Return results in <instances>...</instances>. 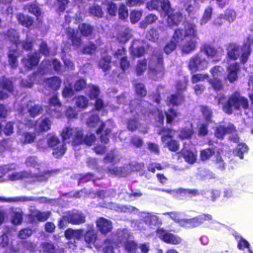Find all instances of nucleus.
Here are the masks:
<instances>
[{
	"mask_svg": "<svg viewBox=\"0 0 253 253\" xmlns=\"http://www.w3.org/2000/svg\"><path fill=\"white\" fill-rule=\"evenodd\" d=\"M47 143L49 147L53 148L52 154L54 157L58 158L65 153L66 148L64 144L60 143L57 136L48 134Z\"/></svg>",
	"mask_w": 253,
	"mask_h": 253,
	"instance_id": "13",
	"label": "nucleus"
},
{
	"mask_svg": "<svg viewBox=\"0 0 253 253\" xmlns=\"http://www.w3.org/2000/svg\"><path fill=\"white\" fill-rule=\"evenodd\" d=\"M182 153L186 162L192 164L196 162L197 156L193 152L185 150L183 151Z\"/></svg>",
	"mask_w": 253,
	"mask_h": 253,
	"instance_id": "56",
	"label": "nucleus"
},
{
	"mask_svg": "<svg viewBox=\"0 0 253 253\" xmlns=\"http://www.w3.org/2000/svg\"><path fill=\"white\" fill-rule=\"evenodd\" d=\"M131 37V31L126 29L124 31L121 32L118 35L117 39L121 43L126 42Z\"/></svg>",
	"mask_w": 253,
	"mask_h": 253,
	"instance_id": "57",
	"label": "nucleus"
},
{
	"mask_svg": "<svg viewBox=\"0 0 253 253\" xmlns=\"http://www.w3.org/2000/svg\"><path fill=\"white\" fill-rule=\"evenodd\" d=\"M210 73L213 78H219L224 74V69L219 66H215L210 70Z\"/></svg>",
	"mask_w": 253,
	"mask_h": 253,
	"instance_id": "59",
	"label": "nucleus"
},
{
	"mask_svg": "<svg viewBox=\"0 0 253 253\" xmlns=\"http://www.w3.org/2000/svg\"><path fill=\"white\" fill-rule=\"evenodd\" d=\"M208 64L209 62L205 55L201 52L190 59L188 68L192 72H196L205 70L208 68Z\"/></svg>",
	"mask_w": 253,
	"mask_h": 253,
	"instance_id": "12",
	"label": "nucleus"
},
{
	"mask_svg": "<svg viewBox=\"0 0 253 253\" xmlns=\"http://www.w3.org/2000/svg\"><path fill=\"white\" fill-rule=\"evenodd\" d=\"M140 217L146 225L152 228L158 227L161 223L159 217L153 213L141 212Z\"/></svg>",
	"mask_w": 253,
	"mask_h": 253,
	"instance_id": "20",
	"label": "nucleus"
},
{
	"mask_svg": "<svg viewBox=\"0 0 253 253\" xmlns=\"http://www.w3.org/2000/svg\"><path fill=\"white\" fill-rule=\"evenodd\" d=\"M170 3L169 0H151L147 3L146 7L149 10H156L164 13L168 11Z\"/></svg>",
	"mask_w": 253,
	"mask_h": 253,
	"instance_id": "18",
	"label": "nucleus"
},
{
	"mask_svg": "<svg viewBox=\"0 0 253 253\" xmlns=\"http://www.w3.org/2000/svg\"><path fill=\"white\" fill-rule=\"evenodd\" d=\"M83 230L82 229L74 230L68 228L65 232V236L67 239H76L79 240L83 236Z\"/></svg>",
	"mask_w": 253,
	"mask_h": 253,
	"instance_id": "38",
	"label": "nucleus"
},
{
	"mask_svg": "<svg viewBox=\"0 0 253 253\" xmlns=\"http://www.w3.org/2000/svg\"><path fill=\"white\" fill-rule=\"evenodd\" d=\"M23 212L20 209H16L13 211L11 215L12 223L15 225L20 224L23 220Z\"/></svg>",
	"mask_w": 253,
	"mask_h": 253,
	"instance_id": "43",
	"label": "nucleus"
},
{
	"mask_svg": "<svg viewBox=\"0 0 253 253\" xmlns=\"http://www.w3.org/2000/svg\"><path fill=\"white\" fill-rule=\"evenodd\" d=\"M96 223L98 230L103 234L111 232L113 228L112 222L104 217H100Z\"/></svg>",
	"mask_w": 253,
	"mask_h": 253,
	"instance_id": "22",
	"label": "nucleus"
},
{
	"mask_svg": "<svg viewBox=\"0 0 253 253\" xmlns=\"http://www.w3.org/2000/svg\"><path fill=\"white\" fill-rule=\"evenodd\" d=\"M19 55V52L17 49H15L14 47L10 49L8 55V61L9 64L12 68H15L17 65V57Z\"/></svg>",
	"mask_w": 253,
	"mask_h": 253,
	"instance_id": "47",
	"label": "nucleus"
},
{
	"mask_svg": "<svg viewBox=\"0 0 253 253\" xmlns=\"http://www.w3.org/2000/svg\"><path fill=\"white\" fill-rule=\"evenodd\" d=\"M61 104L56 95H54L50 100L47 113L51 116L58 118L62 116Z\"/></svg>",
	"mask_w": 253,
	"mask_h": 253,
	"instance_id": "16",
	"label": "nucleus"
},
{
	"mask_svg": "<svg viewBox=\"0 0 253 253\" xmlns=\"http://www.w3.org/2000/svg\"><path fill=\"white\" fill-rule=\"evenodd\" d=\"M248 150L249 148L246 144L240 143L234 150L233 153L240 159H243L244 154H247Z\"/></svg>",
	"mask_w": 253,
	"mask_h": 253,
	"instance_id": "48",
	"label": "nucleus"
},
{
	"mask_svg": "<svg viewBox=\"0 0 253 253\" xmlns=\"http://www.w3.org/2000/svg\"><path fill=\"white\" fill-rule=\"evenodd\" d=\"M85 221V216L83 213L77 210H73L64 213L62 218L58 221V227L60 229H63L66 227L69 223L80 225Z\"/></svg>",
	"mask_w": 253,
	"mask_h": 253,
	"instance_id": "6",
	"label": "nucleus"
},
{
	"mask_svg": "<svg viewBox=\"0 0 253 253\" xmlns=\"http://www.w3.org/2000/svg\"><path fill=\"white\" fill-rule=\"evenodd\" d=\"M117 240L116 234L112 241L110 239H106L103 244V253H114V246L116 245L115 241Z\"/></svg>",
	"mask_w": 253,
	"mask_h": 253,
	"instance_id": "39",
	"label": "nucleus"
},
{
	"mask_svg": "<svg viewBox=\"0 0 253 253\" xmlns=\"http://www.w3.org/2000/svg\"><path fill=\"white\" fill-rule=\"evenodd\" d=\"M97 235L95 231L93 229V225L91 226L89 229L84 235V239L86 243L93 244L96 239Z\"/></svg>",
	"mask_w": 253,
	"mask_h": 253,
	"instance_id": "49",
	"label": "nucleus"
},
{
	"mask_svg": "<svg viewBox=\"0 0 253 253\" xmlns=\"http://www.w3.org/2000/svg\"><path fill=\"white\" fill-rule=\"evenodd\" d=\"M165 114L167 117L168 124H170L175 118L180 116V113L177 112L174 108H169L167 112L165 110Z\"/></svg>",
	"mask_w": 253,
	"mask_h": 253,
	"instance_id": "54",
	"label": "nucleus"
},
{
	"mask_svg": "<svg viewBox=\"0 0 253 253\" xmlns=\"http://www.w3.org/2000/svg\"><path fill=\"white\" fill-rule=\"evenodd\" d=\"M43 251L46 253H56L54 245L51 243L45 242L42 244Z\"/></svg>",
	"mask_w": 253,
	"mask_h": 253,
	"instance_id": "64",
	"label": "nucleus"
},
{
	"mask_svg": "<svg viewBox=\"0 0 253 253\" xmlns=\"http://www.w3.org/2000/svg\"><path fill=\"white\" fill-rule=\"evenodd\" d=\"M161 16L167 17V23L169 26H178L184 19L182 14L180 12H174V10L171 7L170 3L169 4L168 11L166 10L164 13H161Z\"/></svg>",
	"mask_w": 253,
	"mask_h": 253,
	"instance_id": "14",
	"label": "nucleus"
},
{
	"mask_svg": "<svg viewBox=\"0 0 253 253\" xmlns=\"http://www.w3.org/2000/svg\"><path fill=\"white\" fill-rule=\"evenodd\" d=\"M111 208L119 212H131L134 211L136 209L131 206L120 205L115 203H112Z\"/></svg>",
	"mask_w": 253,
	"mask_h": 253,
	"instance_id": "46",
	"label": "nucleus"
},
{
	"mask_svg": "<svg viewBox=\"0 0 253 253\" xmlns=\"http://www.w3.org/2000/svg\"><path fill=\"white\" fill-rule=\"evenodd\" d=\"M0 88L8 93H12L13 90L12 82L4 77L0 78Z\"/></svg>",
	"mask_w": 253,
	"mask_h": 253,
	"instance_id": "45",
	"label": "nucleus"
},
{
	"mask_svg": "<svg viewBox=\"0 0 253 253\" xmlns=\"http://www.w3.org/2000/svg\"><path fill=\"white\" fill-rule=\"evenodd\" d=\"M177 194H180L181 196L186 197H192L199 194L198 190L196 189H179L176 192Z\"/></svg>",
	"mask_w": 253,
	"mask_h": 253,
	"instance_id": "53",
	"label": "nucleus"
},
{
	"mask_svg": "<svg viewBox=\"0 0 253 253\" xmlns=\"http://www.w3.org/2000/svg\"><path fill=\"white\" fill-rule=\"evenodd\" d=\"M45 85L52 90H56L59 89L61 84L60 79L57 77H53L44 81Z\"/></svg>",
	"mask_w": 253,
	"mask_h": 253,
	"instance_id": "36",
	"label": "nucleus"
},
{
	"mask_svg": "<svg viewBox=\"0 0 253 253\" xmlns=\"http://www.w3.org/2000/svg\"><path fill=\"white\" fill-rule=\"evenodd\" d=\"M111 62V57L108 55H106L104 57H102L99 62V67L104 71H106L108 70L110 68V64Z\"/></svg>",
	"mask_w": 253,
	"mask_h": 253,
	"instance_id": "60",
	"label": "nucleus"
},
{
	"mask_svg": "<svg viewBox=\"0 0 253 253\" xmlns=\"http://www.w3.org/2000/svg\"><path fill=\"white\" fill-rule=\"evenodd\" d=\"M147 68V60L145 59H140L137 62L135 71L137 76L142 75Z\"/></svg>",
	"mask_w": 253,
	"mask_h": 253,
	"instance_id": "50",
	"label": "nucleus"
},
{
	"mask_svg": "<svg viewBox=\"0 0 253 253\" xmlns=\"http://www.w3.org/2000/svg\"><path fill=\"white\" fill-rule=\"evenodd\" d=\"M248 106V100L241 96L239 92H235L231 95L227 102L223 105V110L226 113L231 114L234 110H238L241 107L246 109Z\"/></svg>",
	"mask_w": 253,
	"mask_h": 253,
	"instance_id": "7",
	"label": "nucleus"
},
{
	"mask_svg": "<svg viewBox=\"0 0 253 253\" xmlns=\"http://www.w3.org/2000/svg\"><path fill=\"white\" fill-rule=\"evenodd\" d=\"M61 136L64 142L72 143L73 145L84 143L90 146L95 141V136L94 134H87L84 137L83 130L79 127H66L61 133Z\"/></svg>",
	"mask_w": 253,
	"mask_h": 253,
	"instance_id": "2",
	"label": "nucleus"
},
{
	"mask_svg": "<svg viewBox=\"0 0 253 253\" xmlns=\"http://www.w3.org/2000/svg\"><path fill=\"white\" fill-rule=\"evenodd\" d=\"M142 42L140 40L133 41L129 49L131 54L136 57H140L144 55L145 49L144 46L142 45Z\"/></svg>",
	"mask_w": 253,
	"mask_h": 253,
	"instance_id": "27",
	"label": "nucleus"
},
{
	"mask_svg": "<svg viewBox=\"0 0 253 253\" xmlns=\"http://www.w3.org/2000/svg\"><path fill=\"white\" fill-rule=\"evenodd\" d=\"M184 39L185 41L181 46L182 51L188 54L195 50L198 43L197 40L198 38H185Z\"/></svg>",
	"mask_w": 253,
	"mask_h": 253,
	"instance_id": "28",
	"label": "nucleus"
},
{
	"mask_svg": "<svg viewBox=\"0 0 253 253\" xmlns=\"http://www.w3.org/2000/svg\"><path fill=\"white\" fill-rule=\"evenodd\" d=\"M193 132L194 131L191 126L189 127H185L180 131L179 134V138L181 139H189L193 134Z\"/></svg>",
	"mask_w": 253,
	"mask_h": 253,
	"instance_id": "62",
	"label": "nucleus"
},
{
	"mask_svg": "<svg viewBox=\"0 0 253 253\" xmlns=\"http://www.w3.org/2000/svg\"><path fill=\"white\" fill-rule=\"evenodd\" d=\"M35 200H36V199L33 197L18 196L13 198H5L0 197V202H1L23 203Z\"/></svg>",
	"mask_w": 253,
	"mask_h": 253,
	"instance_id": "33",
	"label": "nucleus"
},
{
	"mask_svg": "<svg viewBox=\"0 0 253 253\" xmlns=\"http://www.w3.org/2000/svg\"><path fill=\"white\" fill-rule=\"evenodd\" d=\"M163 54L159 49H155L150 59L148 72L150 77L154 80L163 77L164 73Z\"/></svg>",
	"mask_w": 253,
	"mask_h": 253,
	"instance_id": "4",
	"label": "nucleus"
},
{
	"mask_svg": "<svg viewBox=\"0 0 253 253\" xmlns=\"http://www.w3.org/2000/svg\"><path fill=\"white\" fill-rule=\"evenodd\" d=\"M87 94L91 99H95V107L97 110L103 109V103L101 99H97L99 93V88L98 86L92 84H89L87 88Z\"/></svg>",
	"mask_w": 253,
	"mask_h": 253,
	"instance_id": "19",
	"label": "nucleus"
},
{
	"mask_svg": "<svg viewBox=\"0 0 253 253\" xmlns=\"http://www.w3.org/2000/svg\"><path fill=\"white\" fill-rule=\"evenodd\" d=\"M52 67L54 71L58 74H60L63 72L60 62L54 59L51 61L45 60L42 62L40 67V73L44 74L51 72Z\"/></svg>",
	"mask_w": 253,
	"mask_h": 253,
	"instance_id": "15",
	"label": "nucleus"
},
{
	"mask_svg": "<svg viewBox=\"0 0 253 253\" xmlns=\"http://www.w3.org/2000/svg\"><path fill=\"white\" fill-rule=\"evenodd\" d=\"M208 82L215 90H219L223 87L221 81L219 78L209 79Z\"/></svg>",
	"mask_w": 253,
	"mask_h": 253,
	"instance_id": "63",
	"label": "nucleus"
},
{
	"mask_svg": "<svg viewBox=\"0 0 253 253\" xmlns=\"http://www.w3.org/2000/svg\"><path fill=\"white\" fill-rule=\"evenodd\" d=\"M184 99V97L180 93H176L175 94L171 95L167 98L168 105L169 107H172L177 106L182 103Z\"/></svg>",
	"mask_w": 253,
	"mask_h": 253,
	"instance_id": "32",
	"label": "nucleus"
},
{
	"mask_svg": "<svg viewBox=\"0 0 253 253\" xmlns=\"http://www.w3.org/2000/svg\"><path fill=\"white\" fill-rule=\"evenodd\" d=\"M25 164L28 167H33L36 169H38L41 165V162L35 156H29L27 158Z\"/></svg>",
	"mask_w": 253,
	"mask_h": 253,
	"instance_id": "52",
	"label": "nucleus"
},
{
	"mask_svg": "<svg viewBox=\"0 0 253 253\" xmlns=\"http://www.w3.org/2000/svg\"><path fill=\"white\" fill-rule=\"evenodd\" d=\"M153 105L149 104L148 102L142 100H135L131 101L130 104L128 105L125 104L123 107L126 113L130 112L133 116L135 117L138 115V118H135L134 119H130L127 124V128L131 131H133L138 128V123L136 119L147 120L150 116H153L156 121V126L157 127H161L163 125L164 120V115L162 112L161 106L155 110H152Z\"/></svg>",
	"mask_w": 253,
	"mask_h": 253,
	"instance_id": "1",
	"label": "nucleus"
},
{
	"mask_svg": "<svg viewBox=\"0 0 253 253\" xmlns=\"http://www.w3.org/2000/svg\"><path fill=\"white\" fill-rule=\"evenodd\" d=\"M51 125V122L49 119L42 118L37 122V128L40 131H46L50 129Z\"/></svg>",
	"mask_w": 253,
	"mask_h": 253,
	"instance_id": "37",
	"label": "nucleus"
},
{
	"mask_svg": "<svg viewBox=\"0 0 253 253\" xmlns=\"http://www.w3.org/2000/svg\"><path fill=\"white\" fill-rule=\"evenodd\" d=\"M157 133L162 135L161 140L165 147H168L171 151L175 152L179 149V144L176 140H173L172 138L175 135V131L168 128L163 127L157 130Z\"/></svg>",
	"mask_w": 253,
	"mask_h": 253,
	"instance_id": "9",
	"label": "nucleus"
},
{
	"mask_svg": "<svg viewBox=\"0 0 253 253\" xmlns=\"http://www.w3.org/2000/svg\"><path fill=\"white\" fill-rule=\"evenodd\" d=\"M213 9L211 6H208L204 10L202 18L200 21L201 25L207 24L211 18Z\"/></svg>",
	"mask_w": 253,
	"mask_h": 253,
	"instance_id": "42",
	"label": "nucleus"
},
{
	"mask_svg": "<svg viewBox=\"0 0 253 253\" xmlns=\"http://www.w3.org/2000/svg\"><path fill=\"white\" fill-rule=\"evenodd\" d=\"M253 44V35H250L245 39L244 41V46L243 48V54L242 55V62L245 63L248 60L250 56L251 49V46Z\"/></svg>",
	"mask_w": 253,
	"mask_h": 253,
	"instance_id": "24",
	"label": "nucleus"
},
{
	"mask_svg": "<svg viewBox=\"0 0 253 253\" xmlns=\"http://www.w3.org/2000/svg\"><path fill=\"white\" fill-rule=\"evenodd\" d=\"M82 34L84 36H88L91 34L92 31V27L88 24H81L78 27Z\"/></svg>",
	"mask_w": 253,
	"mask_h": 253,
	"instance_id": "61",
	"label": "nucleus"
},
{
	"mask_svg": "<svg viewBox=\"0 0 253 253\" xmlns=\"http://www.w3.org/2000/svg\"><path fill=\"white\" fill-rule=\"evenodd\" d=\"M104 160L106 163L116 164L119 161V155L115 151H112L106 155Z\"/></svg>",
	"mask_w": 253,
	"mask_h": 253,
	"instance_id": "55",
	"label": "nucleus"
},
{
	"mask_svg": "<svg viewBox=\"0 0 253 253\" xmlns=\"http://www.w3.org/2000/svg\"><path fill=\"white\" fill-rule=\"evenodd\" d=\"M186 11L190 14H194L199 10L200 5L197 0H187L184 5Z\"/></svg>",
	"mask_w": 253,
	"mask_h": 253,
	"instance_id": "34",
	"label": "nucleus"
},
{
	"mask_svg": "<svg viewBox=\"0 0 253 253\" xmlns=\"http://www.w3.org/2000/svg\"><path fill=\"white\" fill-rule=\"evenodd\" d=\"M126 55V50L124 47L118 49L115 53V57L119 60L121 68L124 71L128 69L129 66V62L127 60Z\"/></svg>",
	"mask_w": 253,
	"mask_h": 253,
	"instance_id": "26",
	"label": "nucleus"
},
{
	"mask_svg": "<svg viewBox=\"0 0 253 253\" xmlns=\"http://www.w3.org/2000/svg\"><path fill=\"white\" fill-rule=\"evenodd\" d=\"M181 42H177L176 40H173V36L172 37L170 41L166 44L164 48V52L166 54H169L173 51L176 46V45Z\"/></svg>",
	"mask_w": 253,
	"mask_h": 253,
	"instance_id": "58",
	"label": "nucleus"
},
{
	"mask_svg": "<svg viewBox=\"0 0 253 253\" xmlns=\"http://www.w3.org/2000/svg\"><path fill=\"white\" fill-rule=\"evenodd\" d=\"M27 108L30 116L33 118L39 116L43 111V109L40 105L35 104L34 102L31 101L28 102Z\"/></svg>",
	"mask_w": 253,
	"mask_h": 253,
	"instance_id": "31",
	"label": "nucleus"
},
{
	"mask_svg": "<svg viewBox=\"0 0 253 253\" xmlns=\"http://www.w3.org/2000/svg\"><path fill=\"white\" fill-rule=\"evenodd\" d=\"M31 215L36 217L39 221H44L46 220L50 215V212H41L37 210H34L31 211Z\"/></svg>",
	"mask_w": 253,
	"mask_h": 253,
	"instance_id": "44",
	"label": "nucleus"
},
{
	"mask_svg": "<svg viewBox=\"0 0 253 253\" xmlns=\"http://www.w3.org/2000/svg\"><path fill=\"white\" fill-rule=\"evenodd\" d=\"M50 176V173L48 171L40 173L38 175L33 174L30 171H23L13 172L8 175V177L11 181L27 179L30 182H44L47 181Z\"/></svg>",
	"mask_w": 253,
	"mask_h": 253,
	"instance_id": "8",
	"label": "nucleus"
},
{
	"mask_svg": "<svg viewBox=\"0 0 253 253\" xmlns=\"http://www.w3.org/2000/svg\"><path fill=\"white\" fill-rule=\"evenodd\" d=\"M201 51L210 59L215 57L217 55L216 49L210 44L204 45L201 48Z\"/></svg>",
	"mask_w": 253,
	"mask_h": 253,
	"instance_id": "41",
	"label": "nucleus"
},
{
	"mask_svg": "<svg viewBox=\"0 0 253 253\" xmlns=\"http://www.w3.org/2000/svg\"><path fill=\"white\" fill-rule=\"evenodd\" d=\"M163 214L169 215L172 220L185 228L197 227L204 223L205 221L212 219V216L210 214H203L190 219L182 218L183 213L176 211L165 212Z\"/></svg>",
	"mask_w": 253,
	"mask_h": 253,
	"instance_id": "3",
	"label": "nucleus"
},
{
	"mask_svg": "<svg viewBox=\"0 0 253 253\" xmlns=\"http://www.w3.org/2000/svg\"><path fill=\"white\" fill-rule=\"evenodd\" d=\"M6 38L12 42L13 46L15 47H17L20 44L19 40V36L17 32L13 29L9 30L8 31L6 34Z\"/></svg>",
	"mask_w": 253,
	"mask_h": 253,
	"instance_id": "40",
	"label": "nucleus"
},
{
	"mask_svg": "<svg viewBox=\"0 0 253 253\" xmlns=\"http://www.w3.org/2000/svg\"><path fill=\"white\" fill-rule=\"evenodd\" d=\"M239 69L240 67L238 63L234 62L230 64L227 68V79L230 83H233L237 80Z\"/></svg>",
	"mask_w": 253,
	"mask_h": 253,
	"instance_id": "30",
	"label": "nucleus"
},
{
	"mask_svg": "<svg viewBox=\"0 0 253 253\" xmlns=\"http://www.w3.org/2000/svg\"><path fill=\"white\" fill-rule=\"evenodd\" d=\"M86 124L90 128L99 126L96 130L97 134H99L102 131H104L105 134V135L101 134L100 136L101 141L104 144H107L109 142L108 135L110 133V130L109 128L104 130L106 124L99 120L98 115L92 114L87 119Z\"/></svg>",
	"mask_w": 253,
	"mask_h": 253,
	"instance_id": "10",
	"label": "nucleus"
},
{
	"mask_svg": "<svg viewBox=\"0 0 253 253\" xmlns=\"http://www.w3.org/2000/svg\"><path fill=\"white\" fill-rule=\"evenodd\" d=\"M235 130L234 125L230 123L219 125L215 128L214 135L218 139H223L227 133L234 132Z\"/></svg>",
	"mask_w": 253,
	"mask_h": 253,
	"instance_id": "21",
	"label": "nucleus"
},
{
	"mask_svg": "<svg viewBox=\"0 0 253 253\" xmlns=\"http://www.w3.org/2000/svg\"><path fill=\"white\" fill-rule=\"evenodd\" d=\"M16 17L19 22L25 27H29L32 25L33 19L28 16H25L22 13H18L16 15Z\"/></svg>",
	"mask_w": 253,
	"mask_h": 253,
	"instance_id": "51",
	"label": "nucleus"
},
{
	"mask_svg": "<svg viewBox=\"0 0 253 253\" xmlns=\"http://www.w3.org/2000/svg\"><path fill=\"white\" fill-rule=\"evenodd\" d=\"M117 240L115 244L118 247H124L125 250L129 253H138L137 244L130 240V234L126 229H118L116 232Z\"/></svg>",
	"mask_w": 253,
	"mask_h": 253,
	"instance_id": "5",
	"label": "nucleus"
},
{
	"mask_svg": "<svg viewBox=\"0 0 253 253\" xmlns=\"http://www.w3.org/2000/svg\"><path fill=\"white\" fill-rule=\"evenodd\" d=\"M19 142L22 145L33 142L36 138L34 132H25L23 133L20 132L18 134Z\"/></svg>",
	"mask_w": 253,
	"mask_h": 253,
	"instance_id": "35",
	"label": "nucleus"
},
{
	"mask_svg": "<svg viewBox=\"0 0 253 253\" xmlns=\"http://www.w3.org/2000/svg\"><path fill=\"white\" fill-rule=\"evenodd\" d=\"M228 56L230 59L235 60L243 54V48L236 43L230 44L228 47ZM242 61V56H241Z\"/></svg>",
	"mask_w": 253,
	"mask_h": 253,
	"instance_id": "29",
	"label": "nucleus"
},
{
	"mask_svg": "<svg viewBox=\"0 0 253 253\" xmlns=\"http://www.w3.org/2000/svg\"><path fill=\"white\" fill-rule=\"evenodd\" d=\"M184 31L181 29H176L173 34V40L177 42H182L185 38H198L196 25L191 22H187L185 24Z\"/></svg>",
	"mask_w": 253,
	"mask_h": 253,
	"instance_id": "11",
	"label": "nucleus"
},
{
	"mask_svg": "<svg viewBox=\"0 0 253 253\" xmlns=\"http://www.w3.org/2000/svg\"><path fill=\"white\" fill-rule=\"evenodd\" d=\"M67 37L71 41L72 45L75 48H78L81 44V35L77 31L71 28L66 29Z\"/></svg>",
	"mask_w": 253,
	"mask_h": 253,
	"instance_id": "23",
	"label": "nucleus"
},
{
	"mask_svg": "<svg viewBox=\"0 0 253 253\" xmlns=\"http://www.w3.org/2000/svg\"><path fill=\"white\" fill-rule=\"evenodd\" d=\"M40 58V54L35 52L34 53L29 54L27 58H24L22 62L25 67L30 69L38 64Z\"/></svg>",
	"mask_w": 253,
	"mask_h": 253,
	"instance_id": "25",
	"label": "nucleus"
},
{
	"mask_svg": "<svg viewBox=\"0 0 253 253\" xmlns=\"http://www.w3.org/2000/svg\"><path fill=\"white\" fill-rule=\"evenodd\" d=\"M157 234L160 239L168 244L177 245L182 242V239L179 236L169 233L162 228L157 230Z\"/></svg>",
	"mask_w": 253,
	"mask_h": 253,
	"instance_id": "17",
	"label": "nucleus"
}]
</instances>
